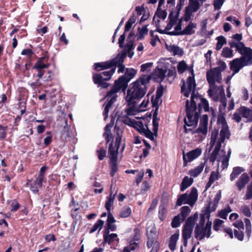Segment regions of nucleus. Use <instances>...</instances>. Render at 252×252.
Here are the masks:
<instances>
[{
	"instance_id": "nucleus-1",
	"label": "nucleus",
	"mask_w": 252,
	"mask_h": 252,
	"mask_svg": "<svg viewBox=\"0 0 252 252\" xmlns=\"http://www.w3.org/2000/svg\"><path fill=\"white\" fill-rule=\"evenodd\" d=\"M203 109L205 112L209 111V104L208 100L202 97L201 95L194 94V92L191 93L190 103L187 100L186 103V112L188 121L184 118V132L188 133L192 130L191 128H187L188 126H196L198 120Z\"/></svg>"
},
{
	"instance_id": "nucleus-2",
	"label": "nucleus",
	"mask_w": 252,
	"mask_h": 252,
	"mask_svg": "<svg viewBox=\"0 0 252 252\" xmlns=\"http://www.w3.org/2000/svg\"><path fill=\"white\" fill-rule=\"evenodd\" d=\"M126 33V24L125 25V32L124 33L120 36L118 42L119 47L121 48H123V49L121 52H119L117 56L113 59L104 62L94 63V67L95 69L100 70L118 66L119 67L118 72H124L125 66L123 65V63L126 58V46L123 45V44L125 40Z\"/></svg>"
},
{
	"instance_id": "nucleus-3",
	"label": "nucleus",
	"mask_w": 252,
	"mask_h": 252,
	"mask_svg": "<svg viewBox=\"0 0 252 252\" xmlns=\"http://www.w3.org/2000/svg\"><path fill=\"white\" fill-rule=\"evenodd\" d=\"M151 79V75L142 74L132 84V87L127 90V97L130 95L128 100H127V105H135L136 102L133 100L139 99L145 94L147 89L146 85L149 84Z\"/></svg>"
},
{
	"instance_id": "nucleus-4",
	"label": "nucleus",
	"mask_w": 252,
	"mask_h": 252,
	"mask_svg": "<svg viewBox=\"0 0 252 252\" xmlns=\"http://www.w3.org/2000/svg\"><path fill=\"white\" fill-rule=\"evenodd\" d=\"M126 89V72L124 75L116 80L114 85L112 89L108 92L105 97L107 98V101L104 103V109L103 112V115L104 116L105 120L108 117V114L110 108L112 104L115 102L117 97V93L122 91L125 94V90Z\"/></svg>"
},
{
	"instance_id": "nucleus-5",
	"label": "nucleus",
	"mask_w": 252,
	"mask_h": 252,
	"mask_svg": "<svg viewBox=\"0 0 252 252\" xmlns=\"http://www.w3.org/2000/svg\"><path fill=\"white\" fill-rule=\"evenodd\" d=\"M126 126V115L121 114L118 116L115 125V128L117 129V137L116 139L115 146L111 143L109 147V153L110 156V159L113 162H115L117 160L118 150L121 141V135L124 131Z\"/></svg>"
},
{
	"instance_id": "nucleus-6",
	"label": "nucleus",
	"mask_w": 252,
	"mask_h": 252,
	"mask_svg": "<svg viewBox=\"0 0 252 252\" xmlns=\"http://www.w3.org/2000/svg\"><path fill=\"white\" fill-rule=\"evenodd\" d=\"M198 197L197 189L193 187L191 188V191L189 194L187 193L182 194L178 196L176 202V205L181 206L183 204H188L190 206H193Z\"/></svg>"
},
{
	"instance_id": "nucleus-7",
	"label": "nucleus",
	"mask_w": 252,
	"mask_h": 252,
	"mask_svg": "<svg viewBox=\"0 0 252 252\" xmlns=\"http://www.w3.org/2000/svg\"><path fill=\"white\" fill-rule=\"evenodd\" d=\"M241 117L247 119V122H252V109L244 106L238 108L233 115V119L237 123H239L241 121Z\"/></svg>"
},
{
	"instance_id": "nucleus-8",
	"label": "nucleus",
	"mask_w": 252,
	"mask_h": 252,
	"mask_svg": "<svg viewBox=\"0 0 252 252\" xmlns=\"http://www.w3.org/2000/svg\"><path fill=\"white\" fill-rule=\"evenodd\" d=\"M252 63V60H249L245 57H241L234 59L230 63V69L233 72V74H236L243 67Z\"/></svg>"
},
{
	"instance_id": "nucleus-9",
	"label": "nucleus",
	"mask_w": 252,
	"mask_h": 252,
	"mask_svg": "<svg viewBox=\"0 0 252 252\" xmlns=\"http://www.w3.org/2000/svg\"><path fill=\"white\" fill-rule=\"evenodd\" d=\"M48 60L49 57L46 55L39 58L35 63L33 69L36 70L37 71L36 77H38L39 78H41L43 77L45 72L43 69L48 68L50 65V63H48Z\"/></svg>"
},
{
	"instance_id": "nucleus-10",
	"label": "nucleus",
	"mask_w": 252,
	"mask_h": 252,
	"mask_svg": "<svg viewBox=\"0 0 252 252\" xmlns=\"http://www.w3.org/2000/svg\"><path fill=\"white\" fill-rule=\"evenodd\" d=\"M115 67L111 68L109 71H105L99 74H94L93 80L94 83H100L101 80L108 81L111 79V76L115 71Z\"/></svg>"
},
{
	"instance_id": "nucleus-11",
	"label": "nucleus",
	"mask_w": 252,
	"mask_h": 252,
	"mask_svg": "<svg viewBox=\"0 0 252 252\" xmlns=\"http://www.w3.org/2000/svg\"><path fill=\"white\" fill-rule=\"evenodd\" d=\"M221 72L220 67H215L208 70L206 72V79L209 84L210 88H215V78L217 77V73Z\"/></svg>"
},
{
	"instance_id": "nucleus-12",
	"label": "nucleus",
	"mask_w": 252,
	"mask_h": 252,
	"mask_svg": "<svg viewBox=\"0 0 252 252\" xmlns=\"http://www.w3.org/2000/svg\"><path fill=\"white\" fill-rule=\"evenodd\" d=\"M236 51L242 55L241 57H245L249 60H252V49L250 47H246L243 42H238Z\"/></svg>"
},
{
	"instance_id": "nucleus-13",
	"label": "nucleus",
	"mask_w": 252,
	"mask_h": 252,
	"mask_svg": "<svg viewBox=\"0 0 252 252\" xmlns=\"http://www.w3.org/2000/svg\"><path fill=\"white\" fill-rule=\"evenodd\" d=\"M211 230L208 235V231L205 230V227H200L199 225H196L194 229V236L195 238L199 241H201L205 237L207 238H210L211 235Z\"/></svg>"
},
{
	"instance_id": "nucleus-14",
	"label": "nucleus",
	"mask_w": 252,
	"mask_h": 252,
	"mask_svg": "<svg viewBox=\"0 0 252 252\" xmlns=\"http://www.w3.org/2000/svg\"><path fill=\"white\" fill-rule=\"evenodd\" d=\"M44 180L39 177H37L34 181L31 183V180H28L27 183V185L30 186V189L32 191L36 194L38 191L39 188L42 187V183L44 182Z\"/></svg>"
},
{
	"instance_id": "nucleus-15",
	"label": "nucleus",
	"mask_w": 252,
	"mask_h": 252,
	"mask_svg": "<svg viewBox=\"0 0 252 252\" xmlns=\"http://www.w3.org/2000/svg\"><path fill=\"white\" fill-rule=\"evenodd\" d=\"M208 122V115L207 114L203 115L200 120L199 127L196 130V132L206 135L207 133Z\"/></svg>"
},
{
	"instance_id": "nucleus-16",
	"label": "nucleus",
	"mask_w": 252,
	"mask_h": 252,
	"mask_svg": "<svg viewBox=\"0 0 252 252\" xmlns=\"http://www.w3.org/2000/svg\"><path fill=\"white\" fill-rule=\"evenodd\" d=\"M166 72V69H163L162 68H157L152 75V77L155 81L160 83L165 79Z\"/></svg>"
},
{
	"instance_id": "nucleus-17",
	"label": "nucleus",
	"mask_w": 252,
	"mask_h": 252,
	"mask_svg": "<svg viewBox=\"0 0 252 252\" xmlns=\"http://www.w3.org/2000/svg\"><path fill=\"white\" fill-rule=\"evenodd\" d=\"M127 125L131 126L136 129L140 133L145 131L143 124L141 121H136L127 117Z\"/></svg>"
},
{
	"instance_id": "nucleus-18",
	"label": "nucleus",
	"mask_w": 252,
	"mask_h": 252,
	"mask_svg": "<svg viewBox=\"0 0 252 252\" xmlns=\"http://www.w3.org/2000/svg\"><path fill=\"white\" fill-rule=\"evenodd\" d=\"M249 180L250 177L247 173H245L242 174L236 183V185L238 187V189L240 191L249 182Z\"/></svg>"
},
{
	"instance_id": "nucleus-19",
	"label": "nucleus",
	"mask_w": 252,
	"mask_h": 252,
	"mask_svg": "<svg viewBox=\"0 0 252 252\" xmlns=\"http://www.w3.org/2000/svg\"><path fill=\"white\" fill-rule=\"evenodd\" d=\"M193 228L185 225L183 226L182 237L185 246L187 245L188 240L191 237Z\"/></svg>"
},
{
	"instance_id": "nucleus-20",
	"label": "nucleus",
	"mask_w": 252,
	"mask_h": 252,
	"mask_svg": "<svg viewBox=\"0 0 252 252\" xmlns=\"http://www.w3.org/2000/svg\"><path fill=\"white\" fill-rule=\"evenodd\" d=\"M209 208L207 210H202L201 211V213L200 215V220L199 224H197L196 225H199L200 227H203L204 226L205 222V218L206 217L209 220L210 218V211H209Z\"/></svg>"
},
{
	"instance_id": "nucleus-21",
	"label": "nucleus",
	"mask_w": 252,
	"mask_h": 252,
	"mask_svg": "<svg viewBox=\"0 0 252 252\" xmlns=\"http://www.w3.org/2000/svg\"><path fill=\"white\" fill-rule=\"evenodd\" d=\"M109 231L108 230H105L103 232L104 243L109 244L112 243L115 240H117V235L115 233L109 234Z\"/></svg>"
},
{
	"instance_id": "nucleus-22",
	"label": "nucleus",
	"mask_w": 252,
	"mask_h": 252,
	"mask_svg": "<svg viewBox=\"0 0 252 252\" xmlns=\"http://www.w3.org/2000/svg\"><path fill=\"white\" fill-rule=\"evenodd\" d=\"M201 154V150L199 148H196L187 153L185 155L186 157L187 156L188 161L190 162L198 158Z\"/></svg>"
},
{
	"instance_id": "nucleus-23",
	"label": "nucleus",
	"mask_w": 252,
	"mask_h": 252,
	"mask_svg": "<svg viewBox=\"0 0 252 252\" xmlns=\"http://www.w3.org/2000/svg\"><path fill=\"white\" fill-rule=\"evenodd\" d=\"M206 162V161H205L204 162L201 163L198 166H197L193 169L190 170L189 171V174L190 175V176L193 177H196L197 176H198L203 171Z\"/></svg>"
},
{
	"instance_id": "nucleus-24",
	"label": "nucleus",
	"mask_w": 252,
	"mask_h": 252,
	"mask_svg": "<svg viewBox=\"0 0 252 252\" xmlns=\"http://www.w3.org/2000/svg\"><path fill=\"white\" fill-rule=\"evenodd\" d=\"M179 233L178 232L175 233L170 237L169 243V248L171 251H174L176 249V243L179 239Z\"/></svg>"
},
{
	"instance_id": "nucleus-25",
	"label": "nucleus",
	"mask_w": 252,
	"mask_h": 252,
	"mask_svg": "<svg viewBox=\"0 0 252 252\" xmlns=\"http://www.w3.org/2000/svg\"><path fill=\"white\" fill-rule=\"evenodd\" d=\"M196 28V24L192 22H189L188 25L184 30L181 31V35H190L195 33L193 29Z\"/></svg>"
},
{
	"instance_id": "nucleus-26",
	"label": "nucleus",
	"mask_w": 252,
	"mask_h": 252,
	"mask_svg": "<svg viewBox=\"0 0 252 252\" xmlns=\"http://www.w3.org/2000/svg\"><path fill=\"white\" fill-rule=\"evenodd\" d=\"M193 182V179L192 178H189L188 176H185L180 185V190L182 191H184L188 188L190 187Z\"/></svg>"
},
{
	"instance_id": "nucleus-27",
	"label": "nucleus",
	"mask_w": 252,
	"mask_h": 252,
	"mask_svg": "<svg viewBox=\"0 0 252 252\" xmlns=\"http://www.w3.org/2000/svg\"><path fill=\"white\" fill-rule=\"evenodd\" d=\"M198 217V213L196 212L192 216L189 217L187 219L184 225L193 228L195 224V221L197 220Z\"/></svg>"
},
{
	"instance_id": "nucleus-28",
	"label": "nucleus",
	"mask_w": 252,
	"mask_h": 252,
	"mask_svg": "<svg viewBox=\"0 0 252 252\" xmlns=\"http://www.w3.org/2000/svg\"><path fill=\"white\" fill-rule=\"evenodd\" d=\"M115 197V194H113L112 191L111 190L109 195L107 197V200L105 204V207L108 213L110 212L111 207L113 205Z\"/></svg>"
},
{
	"instance_id": "nucleus-29",
	"label": "nucleus",
	"mask_w": 252,
	"mask_h": 252,
	"mask_svg": "<svg viewBox=\"0 0 252 252\" xmlns=\"http://www.w3.org/2000/svg\"><path fill=\"white\" fill-rule=\"evenodd\" d=\"M166 47L168 51L173 52L174 55H178L182 56L183 54V50L179 46H176L175 45L168 46L167 44H166Z\"/></svg>"
},
{
	"instance_id": "nucleus-30",
	"label": "nucleus",
	"mask_w": 252,
	"mask_h": 252,
	"mask_svg": "<svg viewBox=\"0 0 252 252\" xmlns=\"http://www.w3.org/2000/svg\"><path fill=\"white\" fill-rule=\"evenodd\" d=\"M245 169L241 167L237 166L233 168V171L230 175V178L231 181L235 180L238 175H239L242 172H244Z\"/></svg>"
},
{
	"instance_id": "nucleus-31",
	"label": "nucleus",
	"mask_w": 252,
	"mask_h": 252,
	"mask_svg": "<svg viewBox=\"0 0 252 252\" xmlns=\"http://www.w3.org/2000/svg\"><path fill=\"white\" fill-rule=\"evenodd\" d=\"M167 208L164 204L160 205L158 210V218L161 221H163L165 219V216L167 214Z\"/></svg>"
},
{
	"instance_id": "nucleus-32",
	"label": "nucleus",
	"mask_w": 252,
	"mask_h": 252,
	"mask_svg": "<svg viewBox=\"0 0 252 252\" xmlns=\"http://www.w3.org/2000/svg\"><path fill=\"white\" fill-rule=\"evenodd\" d=\"M195 12L190 9L189 6H186L184 11V14L182 17L184 21L186 22H189L192 16V13Z\"/></svg>"
},
{
	"instance_id": "nucleus-33",
	"label": "nucleus",
	"mask_w": 252,
	"mask_h": 252,
	"mask_svg": "<svg viewBox=\"0 0 252 252\" xmlns=\"http://www.w3.org/2000/svg\"><path fill=\"white\" fill-rule=\"evenodd\" d=\"M195 76H190L187 78L188 88L189 90H192V92L195 93V89L196 87L195 80L194 78Z\"/></svg>"
},
{
	"instance_id": "nucleus-34",
	"label": "nucleus",
	"mask_w": 252,
	"mask_h": 252,
	"mask_svg": "<svg viewBox=\"0 0 252 252\" xmlns=\"http://www.w3.org/2000/svg\"><path fill=\"white\" fill-rule=\"evenodd\" d=\"M190 212V209L188 206H184L181 208V212L179 215H180V217L181 218L182 221L185 220Z\"/></svg>"
},
{
	"instance_id": "nucleus-35",
	"label": "nucleus",
	"mask_w": 252,
	"mask_h": 252,
	"mask_svg": "<svg viewBox=\"0 0 252 252\" xmlns=\"http://www.w3.org/2000/svg\"><path fill=\"white\" fill-rule=\"evenodd\" d=\"M218 42L216 45V49L217 51L220 50L222 46L226 44V38L222 35L219 36L216 38Z\"/></svg>"
},
{
	"instance_id": "nucleus-36",
	"label": "nucleus",
	"mask_w": 252,
	"mask_h": 252,
	"mask_svg": "<svg viewBox=\"0 0 252 252\" xmlns=\"http://www.w3.org/2000/svg\"><path fill=\"white\" fill-rule=\"evenodd\" d=\"M140 248L139 243L137 242L129 240L128 245L127 246V252H131Z\"/></svg>"
},
{
	"instance_id": "nucleus-37",
	"label": "nucleus",
	"mask_w": 252,
	"mask_h": 252,
	"mask_svg": "<svg viewBox=\"0 0 252 252\" xmlns=\"http://www.w3.org/2000/svg\"><path fill=\"white\" fill-rule=\"evenodd\" d=\"M201 5V4L197 0H189V4L188 6H189L193 11L196 12L199 10Z\"/></svg>"
},
{
	"instance_id": "nucleus-38",
	"label": "nucleus",
	"mask_w": 252,
	"mask_h": 252,
	"mask_svg": "<svg viewBox=\"0 0 252 252\" xmlns=\"http://www.w3.org/2000/svg\"><path fill=\"white\" fill-rule=\"evenodd\" d=\"M104 224V221L101 220H99L96 221V222L92 226V227L90 229L89 233H93L97 229L98 231H100Z\"/></svg>"
},
{
	"instance_id": "nucleus-39",
	"label": "nucleus",
	"mask_w": 252,
	"mask_h": 252,
	"mask_svg": "<svg viewBox=\"0 0 252 252\" xmlns=\"http://www.w3.org/2000/svg\"><path fill=\"white\" fill-rule=\"evenodd\" d=\"M140 239V231L138 228H135L133 230V234L129 238V240L137 242Z\"/></svg>"
},
{
	"instance_id": "nucleus-40",
	"label": "nucleus",
	"mask_w": 252,
	"mask_h": 252,
	"mask_svg": "<svg viewBox=\"0 0 252 252\" xmlns=\"http://www.w3.org/2000/svg\"><path fill=\"white\" fill-rule=\"evenodd\" d=\"M137 70L132 68H127V84L132 79L137 73Z\"/></svg>"
},
{
	"instance_id": "nucleus-41",
	"label": "nucleus",
	"mask_w": 252,
	"mask_h": 252,
	"mask_svg": "<svg viewBox=\"0 0 252 252\" xmlns=\"http://www.w3.org/2000/svg\"><path fill=\"white\" fill-rule=\"evenodd\" d=\"M181 218L180 215L175 216L171 222V226L173 228H177L180 226L181 222Z\"/></svg>"
},
{
	"instance_id": "nucleus-42",
	"label": "nucleus",
	"mask_w": 252,
	"mask_h": 252,
	"mask_svg": "<svg viewBox=\"0 0 252 252\" xmlns=\"http://www.w3.org/2000/svg\"><path fill=\"white\" fill-rule=\"evenodd\" d=\"M188 68V65L184 61H181L177 65V69L179 73L182 74Z\"/></svg>"
},
{
	"instance_id": "nucleus-43",
	"label": "nucleus",
	"mask_w": 252,
	"mask_h": 252,
	"mask_svg": "<svg viewBox=\"0 0 252 252\" xmlns=\"http://www.w3.org/2000/svg\"><path fill=\"white\" fill-rule=\"evenodd\" d=\"M180 13L176 11H171L168 16V20L169 22L173 21L174 23L176 24L179 19Z\"/></svg>"
},
{
	"instance_id": "nucleus-44",
	"label": "nucleus",
	"mask_w": 252,
	"mask_h": 252,
	"mask_svg": "<svg viewBox=\"0 0 252 252\" xmlns=\"http://www.w3.org/2000/svg\"><path fill=\"white\" fill-rule=\"evenodd\" d=\"M221 56L225 58H231L233 57V51L228 47H224L221 53Z\"/></svg>"
},
{
	"instance_id": "nucleus-45",
	"label": "nucleus",
	"mask_w": 252,
	"mask_h": 252,
	"mask_svg": "<svg viewBox=\"0 0 252 252\" xmlns=\"http://www.w3.org/2000/svg\"><path fill=\"white\" fill-rule=\"evenodd\" d=\"M159 18L164 20L167 17V12L165 10H161V8H158L155 13Z\"/></svg>"
},
{
	"instance_id": "nucleus-46",
	"label": "nucleus",
	"mask_w": 252,
	"mask_h": 252,
	"mask_svg": "<svg viewBox=\"0 0 252 252\" xmlns=\"http://www.w3.org/2000/svg\"><path fill=\"white\" fill-rule=\"evenodd\" d=\"M216 175L214 171H212L209 177V181L206 185V189H207L211 187L212 184L216 180L218 179L217 177H216Z\"/></svg>"
},
{
	"instance_id": "nucleus-47",
	"label": "nucleus",
	"mask_w": 252,
	"mask_h": 252,
	"mask_svg": "<svg viewBox=\"0 0 252 252\" xmlns=\"http://www.w3.org/2000/svg\"><path fill=\"white\" fill-rule=\"evenodd\" d=\"M137 18V16L135 15V14L133 13V15L127 21V32L130 30L132 24L135 22Z\"/></svg>"
},
{
	"instance_id": "nucleus-48",
	"label": "nucleus",
	"mask_w": 252,
	"mask_h": 252,
	"mask_svg": "<svg viewBox=\"0 0 252 252\" xmlns=\"http://www.w3.org/2000/svg\"><path fill=\"white\" fill-rule=\"evenodd\" d=\"M220 136H223L225 138L227 137L228 139L229 138L230 134L227 126H223V127L220 130Z\"/></svg>"
},
{
	"instance_id": "nucleus-49",
	"label": "nucleus",
	"mask_w": 252,
	"mask_h": 252,
	"mask_svg": "<svg viewBox=\"0 0 252 252\" xmlns=\"http://www.w3.org/2000/svg\"><path fill=\"white\" fill-rule=\"evenodd\" d=\"M223 222L224 221L222 220L218 219H215L214 221V230H215L216 231H218L220 230L221 225L222 224Z\"/></svg>"
},
{
	"instance_id": "nucleus-50",
	"label": "nucleus",
	"mask_w": 252,
	"mask_h": 252,
	"mask_svg": "<svg viewBox=\"0 0 252 252\" xmlns=\"http://www.w3.org/2000/svg\"><path fill=\"white\" fill-rule=\"evenodd\" d=\"M241 212L246 217H250L251 216V212L250 208L246 205L242 206L240 208Z\"/></svg>"
},
{
	"instance_id": "nucleus-51",
	"label": "nucleus",
	"mask_w": 252,
	"mask_h": 252,
	"mask_svg": "<svg viewBox=\"0 0 252 252\" xmlns=\"http://www.w3.org/2000/svg\"><path fill=\"white\" fill-rule=\"evenodd\" d=\"M138 31L140 35V39L143 38V35L148 34V29H147V25L143 26L141 28H138Z\"/></svg>"
},
{
	"instance_id": "nucleus-52",
	"label": "nucleus",
	"mask_w": 252,
	"mask_h": 252,
	"mask_svg": "<svg viewBox=\"0 0 252 252\" xmlns=\"http://www.w3.org/2000/svg\"><path fill=\"white\" fill-rule=\"evenodd\" d=\"M183 84L181 86V92L184 94V95L186 97H188L190 94V92H192V90H189L188 89V88L187 89L186 88L185 85V81L183 80Z\"/></svg>"
},
{
	"instance_id": "nucleus-53",
	"label": "nucleus",
	"mask_w": 252,
	"mask_h": 252,
	"mask_svg": "<svg viewBox=\"0 0 252 252\" xmlns=\"http://www.w3.org/2000/svg\"><path fill=\"white\" fill-rule=\"evenodd\" d=\"M252 198V184L249 185L247 187V190L245 194L244 199L249 200Z\"/></svg>"
},
{
	"instance_id": "nucleus-54",
	"label": "nucleus",
	"mask_w": 252,
	"mask_h": 252,
	"mask_svg": "<svg viewBox=\"0 0 252 252\" xmlns=\"http://www.w3.org/2000/svg\"><path fill=\"white\" fill-rule=\"evenodd\" d=\"M7 126H3L0 125V140L5 138L6 136V130Z\"/></svg>"
},
{
	"instance_id": "nucleus-55",
	"label": "nucleus",
	"mask_w": 252,
	"mask_h": 252,
	"mask_svg": "<svg viewBox=\"0 0 252 252\" xmlns=\"http://www.w3.org/2000/svg\"><path fill=\"white\" fill-rule=\"evenodd\" d=\"M150 188V186L147 181H144L142 184L141 189V192L142 193H144L146 191H147Z\"/></svg>"
},
{
	"instance_id": "nucleus-56",
	"label": "nucleus",
	"mask_w": 252,
	"mask_h": 252,
	"mask_svg": "<svg viewBox=\"0 0 252 252\" xmlns=\"http://www.w3.org/2000/svg\"><path fill=\"white\" fill-rule=\"evenodd\" d=\"M234 235L236 238L239 241H243L244 239V234L242 231H238L236 229L234 230Z\"/></svg>"
},
{
	"instance_id": "nucleus-57",
	"label": "nucleus",
	"mask_w": 252,
	"mask_h": 252,
	"mask_svg": "<svg viewBox=\"0 0 252 252\" xmlns=\"http://www.w3.org/2000/svg\"><path fill=\"white\" fill-rule=\"evenodd\" d=\"M212 204V202L211 201H209L208 202V205L205 207V209L204 210H207L208 209V207H209V211H210V213L211 212L215 211L217 208L218 204L214 203L212 206H211Z\"/></svg>"
},
{
	"instance_id": "nucleus-58",
	"label": "nucleus",
	"mask_w": 252,
	"mask_h": 252,
	"mask_svg": "<svg viewBox=\"0 0 252 252\" xmlns=\"http://www.w3.org/2000/svg\"><path fill=\"white\" fill-rule=\"evenodd\" d=\"M224 0H214L213 5L215 10L220 9L224 3Z\"/></svg>"
},
{
	"instance_id": "nucleus-59",
	"label": "nucleus",
	"mask_w": 252,
	"mask_h": 252,
	"mask_svg": "<svg viewBox=\"0 0 252 252\" xmlns=\"http://www.w3.org/2000/svg\"><path fill=\"white\" fill-rule=\"evenodd\" d=\"M219 152L218 151H216L214 149L213 152L210 155V156L209 158L210 162L212 163H214L215 161L216 160V158H217V156L219 154Z\"/></svg>"
},
{
	"instance_id": "nucleus-60",
	"label": "nucleus",
	"mask_w": 252,
	"mask_h": 252,
	"mask_svg": "<svg viewBox=\"0 0 252 252\" xmlns=\"http://www.w3.org/2000/svg\"><path fill=\"white\" fill-rule=\"evenodd\" d=\"M163 86L160 84V86L157 88L156 91L157 99H159L163 95Z\"/></svg>"
},
{
	"instance_id": "nucleus-61",
	"label": "nucleus",
	"mask_w": 252,
	"mask_h": 252,
	"mask_svg": "<svg viewBox=\"0 0 252 252\" xmlns=\"http://www.w3.org/2000/svg\"><path fill=\"white\" fill-rule=\"evenodd\" d=\"M159 120V119L158 118H153V131L154 133L156 134L158 132V121Z\"/></svg>"
},
{
	"instance_id": "nucleus-62",
	"label": "nucleus",
	"mask_w": 252,
	"mask_h": 252,
	"mask_svg": "<svg viewBox=\"0 0 252 252\" xmlns=\"http://www.w3.org/2000/svg\"><path fill=\"white\" fill-rule=\"evenodd\" d=\"M217 121L218 123L221 124L223 126H227L225 118L223 114L219 115L218 116Z\"/></svg>"
},
{
	"instance_id": "nucleus-63",
	"label": "nucleus",
	"mask_w": 252,
	"mask_h": 252,
	"mask_svg": "<svg viewBox=\"0 0 252 252\" xmlns=\"http://www.w3.org/2000/svg\"><path fill=\"white\" fill-rule=\"evenodd\" d=\"M185 0H178V3L176 7V12L178 13H180V11L185 4Z\"/></svg>"
},
{
	"instance_id": "nucleus-64",
	"label": "nucleus",
	"mask_w": 252,
	"mask_h": 252,
	"mask_svg": "<svg viewBox=\"0 0 252 252\" xmlns=\"http://www.w3.org/2000/svg\"><path fill=\"white\" fill-rule=\"evenodd\" d=\"M160 249V244L158 241H155L150 252H158Z\"/></svg>"
}]
</instances>
